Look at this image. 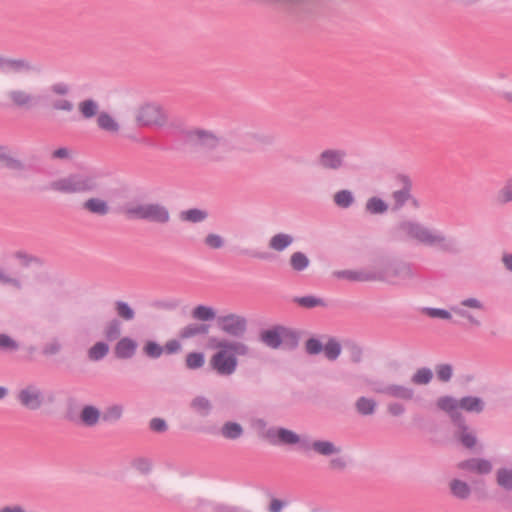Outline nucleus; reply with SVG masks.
<instances>
[{"label":"nucleus","instance_id":"nucleus-37","mask_svg":"<svg viewBox=\"0 0 512 512\" xmlns=\"http://www.w3.org/2000/svg\"><path fill=\"white\" fill-rule=\"evenodd\" d=\"M293 301L298 304L302 308L313 309L316 307H327V302L321 298L314 295H306L301 297H295Z\"/></svg>","mask_w":512,"mask_h":512},{"label":"nucleus","instance_id":"nucleus-5","mask_svg":"<svg viewBox=\"0 0 512 512\" xmlns=\"http://www.w3.org/2000/svg\"><path fill=\"white\" fill-rule=\"evenodd\" d=\"M437 408L447 414L461 410L468 414H482L485 411L486 402L482 397L468 395L460 399L453 396H441L436 401Z\"/></svg>","mask_w":512,"mask_h":512},{"label":"nucleus","instance_id":"nucleus-54","mask_svg":"<svg viewBox=\"0 0 512 512\" xmlns=\"http://www.w3.org/2000/svg\"><path fill=\"white\" fill-rule=\"evenodd\" d=\"M73 421L78 427H93L97 425L100 420L104 422L116 420L117 418H68Z\"/></svg>","mask_w":512,"mask_h":512},{"label":"nucleus","instance_id":"nucleus-34","mask_svg":"<svg viewBox=\"0 0 512 512\" xmlns=\"http://www.w3.org/2000/svg\"><path fill=\"white\" fill-rule=\"evenodd\" d=\"M191 316L193 319L202 322L216 320L218 317L215 309L206 305L195 306L191 311Z\"/></svg>","mask_w":512,"mask_h":512},{"label":"nucleus","instance_id":"nucleus-20","mask_svg":"<svg viewBox=\"0 0 512 512\" xmlns=\"http://www.w3.org/2000/svg\"><path fill=\"white\" fill-rule=\"evenodd\" d=\"M374 391L390 397L402 400H411L414 397V390L408 386L389 384L374 388Z\"/></svg>","mask_w":512,"mask_h":512},{"label":"nucleus","instance_id":"nucleus-27","mask_svg":"<svg viewBox=\"0 0 512 512\" xmlns=\"http://www.w3.org/2000/svg\"><path fill=\"white\" fill-rule=\"evenodd\" d=\"M137 343L131 338L124 337L115 346V355L119 359H129L136 352Z\"/></svg>","mask_w":512,"mask_h":512},{"label":"nucleus","instance_id":"nucleus-64","mask_svg":"<svg viewBox=\"0 0 512 512\" xmlns=\"http://www.w3.org/2000/svg\"><path fill=\"white\" fill-rule=\"evenodd\" d=\"M73 151L67 147H60L54 150L51 154L52 159L70 160L72 159Z\"/></svg>","mask_w":512,"mask_h":512},{"label":"nucleus","instance_id":"nucleus-60","mask_svg":"<svg viewBox=\"0 0 512 512\" xmlns=\"http://www.w3.org/2000/svg\"><path fill=\"white\" fill-rule=\"evenodd\" d=\"M425 312L432 318H440L444 320H450L452 318L451 312L440 308H426Z\"/></svg>","mask_w":512,"mask_h":512},{"label":"nucleus","instance_id":"nucleus-7","mask_svg":"<svg viewBox=\"0 0 512 512\" xmlns=\"http://www.w3.org/2000/svg\"><path fill=\"white\" fill-rule=\"evenodd\" d=\"M6 100L15 108L31 109L39 102V97L26 85L13 79L5 92Z\"/></svg>","mask_w":512,"mask_h":512},{"label":"nucleus","instance_id":"nucleus-43","mask_svg":"<svg viewBox=\"0 0 512 512\" xmlns=\"http://www.w3.org/2000/svg\"><path fill=\"white\" fill-rule=\"evenodd\" d=\"M109 352V346L105 342H97L89 348L87 354L91 361L102 360Z\"/></svg>","mask_w":512,"mask_h":512},{"label":"nucleus","instance_id":"nucleus-59","mask_svg":"<svg viewBox=\"0 0 512 512\" xmlns=\"http://www.w3.org/2000/svg\"><path fill=\"white\" fill-rule=\"evenodd\" d=\"M349 355H350V360L354 364H358L363 359V348L356 343H352L349 345Z\"/></svg>","mask_w":512,"mask_h":512},{"label":"nucleus","instance_id":"nucleus-30","mask_svg":"<svg viewBox=\"0 0 512 512\" xmlns=\"http://www.w3.org/2000/svg\"><path fill=\"white\" fill-rule=\"evenodd\" d=\"M294 242V237L287 233H277L273 235L268 246L271 250L276 252H282L287 249Z\"/></svg>","mask_w":512,"mask_h":512},{"label":"nucleus","instance_id":"nucleus-55","mask_svg":"<svg viewBox=\"0 0 512 512\" xmlns=\"http://www.w3.org/2000/svg\"><path fill=\"white\" fill-rule=\"evenodd\" d=\"M144 353L150 358H159L163 354V347L154 341H147L143 347Z\"/></svg>","mask_w":512,"mask_h":512},{"label":"nucleus","instance_id":"nucleus-33","mask_svg":"<svg viewBox=\"0 0 512 512\" xmlns=\"http://www.w3.org/2000/svg\"><path fill=\"white\" fill-rule=\"evenodd\" d=\"M388 209V204L377 196L368 198L365 203V211L370 215H382L385 214Z\"/></svg>","mask_w":512,"mask_h":512},{"label":"nucleus","instance_id":"nucleus-58","mask_svg":"<svg viewBox=\"0 0 512 512\" xmlns=\"http://www.w3.org/2000/svg\"><path fill=\"white\" fill-rule=\"evenodd\" d=\"M0 283L3 285H10L17 290H20L23 287L20 279L7 274L2 269H0Z\"/></svg>","mask_w":512,"mask_h":512},{"label":"nucleus","instance_id":"nucleus-47","mask_svg":"<svg viewBox=\"0 0 512 512\" xmlns=\"http://www.w3.org/2000/svg\"><path fill=\"white\" fill-rule=\"evenodd\" d=\"M104 335L107 340L114 341L121 335V323L117 319L109 321L104 329Z\"/></svg>","mask_w":512,"mask_h":512},{"label":"nucleus","instance_id":"nucleus-13","mask_svg":"<svg viewBox=\"0 0 512 512\" xmlns=\"http://www.w3.org/2000/svg\"><path fill=\"white\" fill-rule=\"evenodd\" d=\"M197 432H203L209 435L221 434L229 440H236L243 435L244 429L241 424L235 421H227L219 429L216 425L200 426L195 429Z\"/></svg>","mask_w":512,"mask_h":512},{"label":"nucleus","instance_id":"nucleus-21","mask_svg":"<svg viewBox=\"0 0 512 512\" xmlns=\"http://www.w3.org/2000/svg\"><path fill=\"white\" fill-rule=\"evenodd\" d=\"M333 276L337 279H346L358 282H369L382 278L381 276L374 275L372 270H338L333 272Z\"/></svg>","mask_w":512,"mask_h":512},{"label":"nucleus","instance_id":"nucleus-14","mask_svg":"<svg viewBox=\"0 0 512 512\" xmlns=\"http://www.w3.org/2000/svg\"><path fill=\"white\" fill-rule=\"evenodd\" d=\"M0 70L10 73L36 72V65L24 57H6L0 54Z\"/></svg>","mask_w":512,"mask_h":512},{"label":"nucleus","instance_id":"nucleus-53","mask_svg":"<svg viewBox=\"0 0 512 512\" xmlns=\"http://www.w3.org/2000/svg\"><path fill=\"white\" fill-rule=\"evenodd\" d=\"M266 495L270 497L268 506L269 512H283L284 508L289 504V502L285 499L274 497L270 491H267Z\"/></svg>","mask_w":512,"mask_h":512},{"label":"nucleus","instance_id":"nucleus-57","mask_svg":"<svg viewBox=\"0 0 512 512\" xmlns=\"http://www.w3.org/2000/svg\"><path fill=\"white\" fill-rule=\"evenodd\" d=\"M204 244L211 249H221L225 244V240L216 233H209L204 238Z\"/></svg>","mask_w":512,"mask_h":512},{"label":"nucleus","instance_id":"nucleus-39","mask_svg":"<svg viewBox=\"0 0 512 512\" xmlns=\"http://www.w3.org/2000/svg\"><path fill=\"white\" fill-rule=\"evenodd\" d=\"M496 482L502 489L512 491V468H498L496 471Z\"/></svg>","mask_w":512,"mask_h":512},{"label":"nucleus","instance_id":"nucleus-19","mask_svg":"<svg viewBox=\"0 0 512 512\" xmlns=\"http://www.w3.org/2000/svg\"><path fill=\"white\" fill-rule=\"evenodd\" d=\"M145 220L166 224L170 221V212L166 206L160 203H146Z\"/></svg>","mask_w":512,"mask_h":512},{"label":"nucleus","instance_id":"nucleus-42","mask_svg":"<svg viewBox=\"0 0 512 512\" xmlns=\"http://www.w3.org/2000/svg\"><path fill=\"white\" fill-rule=\"evenodd\" d=\"M433 379V372L428 367H422L415 371L411 382L415 385H428Z\"/></svg>","mask_w":512,"mask_h":512},{"label":"nucleus","instance_id":"nucleus-8","mask_svg":"<svg viewBox=\"0 0 512 512\" xmlns=\"http://www.w3.org/2000/svg\"><path fill=\"white\" fill-rule=\"evenodd\" d=\"M348 154L345 149L327 147L322 149L316 158L317 166L324 171L337 172L347 167Z\"/></svg>","mask_w":512,"mask_h":512},{"label":"nucleus","instance_id":"nucleus-44","mask_svg":"<svg viewBox=\"0 0 512 512\" xmlns=\"http://www.w3.org/2000/svg\"><path fill=\"white\" fill-rule=\"evenodd\" d=\"M357 412L363 415L373 414L377 403L372 398L360 397L355 403Z\"/></svg>","mask_w":512,"mask_h":512},{"label":"nucleus","instance_id":"nucleus-45","mask_svg":"<svg viewBox=\"0 0 512 512\" xmlns=\"http://www.w3.org/2000/svg\"><path fill=\"white\" fill-rule=\"evenodd\" d=\"M496 202L499 205H506L512 202V178L509 179L496 194Z\"/></svg>","mask_w":512,"mask_h":512},{"label":"nucleus","instance_id":"nucleus-28","mask_svg":"<svg viewBox=\"0 0 512 512\" xmlns=\"http://www.w3.org/2000/svg\"><path fill=\"white\" fill-rule=\"evenodd\" d=\"M82 207L89 213L99 216H105L110 211L107 201L97 197L87 199L83 202Z\"/></svg>","mask_w":512,"mask_h":512},{"label":"nucleus","instance_id":"nucleus-2","mask_svg":"<svg viewBox=\"0 0 512 512\" xmlns=\"http://www.w3.org/2000/svg\"><path fill=\"white\" fill-rule=\"evenodd\" d=\"M396 232L405 241L413 242L444 253L455 251L454 241L444 232L415 219H404L396 226Z\"/></svg>","mask_w":512,"mask_h":512},{"label":"nucleus","instance_id":"nucleus-25","mask_svg":"<svg viewBox=\"0 0 512 512\" xmlns=\"http://www.w3.org/2000/svg\"><path fill=\"white\" fill-rule=\"evenodd\" d=\"M210 325L205 323H190L182 327L178 336L182 340L191 339L196 336H204L209 333Z\"/></svg>","mask_w":512,"mask_h":512},{"label":"nucleus","instance_id":"nucleus-46","mask_svg":"<svg viewBox=\"0 0 512 512\" xmlns=\"http://www.w3.org/2000/svg\"><path fill=\"white\" fill-rule=\"evenodd\" d=\"M146 204H129L124 208V214L131 219L145 220Z\"/></svg>","mask_w":512,"mask_h":512},{"label":"nucleus","instance_id":"nucleus-23","mask_svg":"<svg viewBox=\"0 0 512 512\" xmlns=\"http://www.w3.org/2000/svg\"><path fill=\"white\" fill-rule=\"evenodd\" d=\"M97 126L100 130L111 135H117L120 132L121 125L115 117L107 111H101L96 118Z\"/></svg>","mask_w":512,"mask_h":512},{"label":"nucleus","instance_id":"nucleus-52","mask_svg":"<svg viewBox=\"0 0 512 512\" xmlns=\"http://www.w3.org/2000/svg\"><path fill=\"white\" fill-rule=\"evenodd\" d=\"M191 406L195 409L197 413L206 414L211 410L210 401L203 396H198L194 398L191 402Z\"/></svg>","mask_w":512,"mask_h":512},{"label":"nucleus","instance_id":"nucleus-62","mask_svg":"<svg viewBox=\"0 0 512 512\" xmlns=\"http://www.w3.org/2000/svg\"><path fill=\"white\" fill-rule=\"evenodd\" d=\"M149 428L154 432L162 433L168 429V424L165 418H151Z\"/></svg>","mask_w":512,"mask_h":512},{"label":"nucleus","instance_id":"nucleus-32","mask_svg":"<svg viewBox=\"0 0 512 512\" xmlns=\"http://www.w3.org/2000/svg\"><path fill=\"white\" fill-rule=\"evenodd\" d=\"M355 201V195L349 189H341L333 194V203L341 209L350 208Z\"/></svg>","mask_w":512,"mask_h":512},{"label":"nucleus","instance_id":"nucleus-41","mask_svg":"<svg viewBox=\"0 0 512 512\" xmlns=\"http://www.w3.org/2000/svg\"><path fill=\"white\" fill-rule=\"evenodd\" d=\"M114 308L117 316L125 321H132L135 318L134 309L125 301H116Z\"/></svg>","mask_w":512,"mask_h":512},{"label":"nucleus","instance_id":"nucleus-56","mask_svg":"<svg viewBox=\"0 0 512 512\" xmlns=\"http://www.w3.org/2000/svg\"><path fill=\"white\" fill-rule=\"evenodd\" d=\"M19 349V344L7 334H0V350L5 352H15Z\"/></svg>","mask_w":512,"mask_h":512},{"label":"nucleus","instance_id":"nucleus-1","mask_svg":"<svg viewBox=\"0 0 512 512\" xmlns=\"http://www.w3.org/2000/svg\"><path fill=\"white\" fill-rule=\"evenodd\" d=\"M207 347L216 350L209 359L210 368L220 377L232 376L238 368L239 357H250L251 347L240 340L210 336Z\"/></svg>","mask_w":512,"mask_h":512},{"label":"nucleus","instance_id":"nucleus-50","mask_svg":"<svg viewBox=\"0 0 512 512\" xmlns=\"http://www.w3.org/2000/svg\"><path fill=\"white\" fill-rule=\"evenodd\" d=\"M435 372L439 381L447 383L453 377V366L448 363H441L435 366Z\"/></svg>","mask_w":512,"mask_h":512},{"label":"nucleus","instance_id":"nucleus-24","mask_svg":"<svg viewBox=\"0 0 512 512\" xmlns=\"http://www.w3.org/2000/svg\"><path fill=\"white\" fill-rule=\"evenodd\" d=\"M281 325L274 326L270 329L263 330L259 334V340L271 349H279L281 347Z\"/></svg>","mask_w":512,"mask_h":512},{"label":"nucleus","instance_id":"nucleus-36","mask_svg":"<svg viewBox=\"0 0 512 512\" xmlns=\"http://www.w3.org/2000/svg\"><path fill=\"white\" fill-rule=\"evenodd\" d=\"M0 162L10 170H25V164L20 159L15 158L7 153L6 148L3 146H0Z\"/></svg>","mask_w":512,"mask_h":512},{"label":"nucleus","instance_id":"nucleus-18","mask_svg":"<svg viewBox=\"0 0 512 512\" xmlns=\"http://www.w3.org/2000/svg\"><path fill=\"white\" fill-rule=\"evenodd\" d=\"M458 468L470 472H475L479 475H487L492 471L493 465L489 459L483 457H471L460 461L458 463Z\"/></svg>","mask_w":512,"mask_h":512},{"label":"nucleus","instance_id":"nucleus-3","mask_svg":"<svg viewBox=\"0 0 512 512\" xmlns=\"http://www.w3.org/2000/svg\"><path fill=\"white\" fill-rule=\"evenodd\" d=\"M437 419L438 418H414V425L431 434H437L438 432L444 434V431L449 426H453L455 428L454 438L463 447L469 450H473L476 447L478 443L477 435L466 423V418H449V421L436 423Z\"/></svg>","mask_w":512,"mask_h":512},{"label":"nucleus","instance_id":"nucleus-61","mask_svg":"<svg viewBox=\"0 0 512 512\" xmlns=\"http://www.w3.org/2000/svg\"><path fill=\"white\" fill-rule=\"evenodd\" d=\"M52 108L56 111L71 112L74 109V105L68 99H57L52 102Z\"/></svg>","mask_w":512,"mask_h":512},{"label":"nucleus","instance_id":"nucleus-9","mask_svg":"<svg viewBox=\"0 0 512 512\" xmlns=\"http://www.w3.org/2000/svg\"><path fill=\"white\" fill-rule=\"evenodd\" d=\"M216 325L221 332L235 338L234 340L244 337L248 331L247 318L236 313L218 316L216 318Z\"/></svg>","mask_w":512,"mask_h":512},{"label":"nucleus","instance_id":"nucleus-22","mask_svg":"<svg viewBox=\"0 0 512 512\" xmlns=\"http://www.w3.org/2000/svg\"><path fill=\"white\" fill-rule=\"evenodd\" d=\"M402 188L399 190H396L392 193V198L394 201L395 209L402 208L407 201L411 199V188H412V182L410 178L406 175H401L399 177Z\"/></svg>","mask_w":512,"mask_h":512},{"label":"nucleus","instance_id":"nucleus-40","mask_svg":"<svg viewBox=\"0 0 512 512\" xmlns=\"http://www.w3.org/2000/svg\"><path fill=\"white\" fill-rule=\"evenodd\" d=\"M289 263L294 271L301 272L309 266L310 260L306 254L297 251L290 256Z\"/></svg>","mask_w":512,"mask_h":512},{"label":"nucleus","instance_id":"nucleus-10","mask_svg":"<svg viewBox=\"0 0 512 512\" xmlns=\"http://www.w3.org/2000/svg\"><path fill=\"white\" fill-rule=\"evenodd\" d=\"M266 437L273 446H298L302 450L306 436L280 426L270 427L266 432Z\"/></svg>","mask_w":512,"mask_h":512},{"label":"nucleus","instance_id":"nucleus-63","mask_svg":"<svg viewBox=\"0 0 512 512\" xmlns=\"http://www.w3.org/2000/svg\"><path fill=\"white\" fill-rule=\"evenodd\" d=\"M62 349V344L54 339L47 343L43 348V354L47 356H52L58 354Z\"/></svg>","mask_w":512,"mask_h":512},{"label":"nucleus","instance_id":"nucleus-51","mask_svg":"<svg viewBox=\"0 0 512 512\" xmlns=\"http://www.w3.org/2000/svg\"><path fill=\"white\" fill-rule=\"evenodd\" d=\"M132 467L144 475L152 471V461L146 457H137L132 461Z\"/></svg>","mask_w":512,"mask_h":512},{"label":"nucleus","instance_id":"nucleus-26","mask_svg":"<svg viewBox=\"0 0 512 512\" xmlns=\"http://www.w3.org/2000/svg\"><path fill=\"white\" fill-rule=\"evenodd\" d=\"M77 107L81 117L85 120H90L94 117L97 118L101 112L99 103L92 98L80 101Z\"/></svg>","mask_w":512,"mask_h":512},{"label":"nucleus","instance_id":"nucleus-16","mask_svg":"<svg viewBox=\"0 0 512 512\" xmlns=\"http://www.w3.org/2000/svg\"><path fill=\"white\" fill-rule=\"evenodd\" d=\"M188 141L204 149H215L220 145L221 137L210 130L195 129L188 133Z\"/></svg>","mask_w":512,"mask_h":512},{"label":"nucleus","instance_id":"nucleus-49","mask_svg":"<svg viewBox=\"0 0 512 512\" xmlns=\"http://www.w3.org/2000/svg\"><path fill=\"white\" fill-rule=\"evenodd\" d=\"M322 339H323L322 337L321 338H317V337L308 338L304 344L305 352L311 356L318 355L321 352H323L324 344L322 342Z\"/></svg>","mask_w":512,"mask_h":512},{"label":"nucleus","instance_id":"nucleus-31","mask_svg":"<svg viewBox=\"0 0 512 512\" xmlns=\"http://www.w3.org/2000/svg\"><path fill=\"white\" fill-rule=\"evenodd\" d=\"M322 338H326V341L323 345V352L325 357L329 361L337 360L342 352V346L340 342L335 337L322 336Z\"/></svg>","mask_w":512,"mask_h":512},{"label":"nucleus","instance_id":"nucleus-17","mask_svg":"<svg viewBox=\"0 0 512 512\" xmlns=\"http://www.w3.org/2000/svg\"><path fill=\"white\" fill-rule=\"evenodd\" d=\"M311 450L325 457H330L341 452V448L331 440L316 439L312 441L306 436L302 451L309 452Z\"/></svg>","mask_w":512,"mask_h":512},{"label":"nucleus","instance_id":"nucleus-12","mask_svg":"<svg viewBox=\"0 0 512 512\" xmlns=\"http://www.w3.org/2000/svg\"><path fill=\"white\" fill-rule=\"evenodd\" d=\"M465 308L482 311L485 308L483 302L478 298L470 297L460 301L459 305L451 307V312L467 320L471 326H480L481 322L474 316L472 312L466 310Z\"/></svg>","mask_w":512,"mask_h":512},{"label":"nucleus","instance_id":"nucleus-6","mask_svg":"<svg viewBox=\"0 0 512 512\" xmlns=\"http://www.w3.org/2000/svg\"><path fill=\"white\" fill-rule=\"evenodd\" d=\"M135 121L141 127L162 128L168 123V114L159 104L145 103L137 109Z\"/></svg>","mask_w":512,"mask_h":512},{"label":"nucleus","instance_id":"nucleus-11","mask_svg":"<svg viewBox=\"0 0 512 512\" xmlns=\"http://www.w3.org/2000/svg\"><path fill=\"white\" fill-rule=\"evenodd\" d=\"M372 273L383 277L375 281H383L391 284L396 283L395 279L409 280L415 276L411 264L403 261L392 262L382 270H372Z\"/></svg>","mask_w":512,"mask_h":512},{"label":"nucleus","instance_id":"nucleus-4","mask_svg":"<svg viewBox=\"0 0 512 512\" xmlns=\"http://www.w3.org/2000/svg\"><path fill=\"white\" fill-rule=\"evenodd\" d=\"M51 189L64 194L91 193L99 188L93 175L74 173L51 182Z\"/></svg>","mask_w":512,"mask_h":512},{"label":"nucleus","instance_id":"nucleus-29","mask_svg":"<svg viewBox=\"0 0 512 512\" xmlns=\"http://www.w3.org/2000/svg\"><path fill=\"white\" fill-rule=\"evenodd\" d=\"M451 494L460 500L467 499L472 491L468 482L459 478H453L449 483Z\"/></svg>","mask_w":512,"mask_h":512},{"label":"nucleus","instance_id":"nucleus-35","mask_svg":"<svg viewBox=\"0 0 512 512\" xmlns=\"http://www.w3.org/2000/svg\"><path fill=\"white\" fill-rule=\"evenodd\" d=\"M208 217V213L206 210L192 208L188 210H184L180 212L179 218L181 221L189 222V223H201L205 221Z\"/></svg>","mask_w":512,"mask_h":512},{"label":"nucleus","instance_id":"nucleus-38","mask_svg":"<svg viewBox=\"0 0 512 512\" xmlns=\"http://www.w3.org/2000/svg\"><path fill=\"white\" fill-rule=\"evenodd\" d=\"M299 344V333L293 329L282 326L281 329V347L286 349H295Z\"/></svg>","mask_w":512,"mask_h":512},{"label":"nucleus","instance_id":"nucleus-15","mask_svg":"<svg viewBox=\"0 0 512 512\" xmlns=\"http://www.w3.org/2000/svg\"><path fill=\"white\" fill-rule=\"evenodd\" d=\"M16 399L22 406L30 410L39 409L44 401L41 389L34 384H29L19 390Z\"/></svg>","mask_w":512,"mask_h":512},{"label":"nucleus","instance_id":"nucleus-48","mask_svg":"<svg viewBox=\"0 0 512 512\" xmlns=\"http://www.w3.org/2000/svg\"><path fill=\"white\" fill-rule=\"evenodd\" d=\"M185 363L191 370L199 369L205 363V356L202 352H190L186 355Z\"/></svg>","mask_w":512,"mask_h":512}]
</instances>
